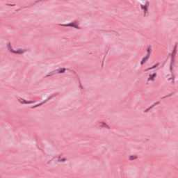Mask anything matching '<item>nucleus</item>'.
Instances as JSON below:
<instances>
[{"instance_id": "12", "label": "nucleus", "mask_w": 178, "mask_h": 178, "mask_svg": "<svg viewBox=\"0 0 178 178\" xmlns=\"http://www.w3.org/2000/svg\"><path fill=\"white\" fill-rule=\"evenodd\" d=\"M135 159H137V156H129V161H134Z\"/></svg>"}, {"instance_id": "13", "label": "nucleus", "mask_w": 178, "mask_h": 178, "mask_svg": "<svg viewBox=\"0 0 178 178\" xmlns=\"http://www.w3.org/2000/svg\"><path fill=\"white\" fill-rule=\"evenodd\" d=\"M65 72H66V69L62 68L60 70L58 71V74H60L62 73H65Z\"/></svg>"}, {"instance_id": "7", "label": "nucleus", "mask_w": 178, "mask_h": 178, "mask_svg": "<svg viewBox=\"0 0 178 178\" xmlns=\"http://www.w3.org/2000/svg\"><path fill=\"white\" fill-rule=\"evenodd\" d=\"M99 127H102V129H111L109 125L106 124V123H105V122H100Z\"/></svg>"}, {"instance_id": "3", "label": "nucleus", "mask_w": 178, "mask_h": 178, "mask_svg": "<svg viewBox=\"0 0 178 178\" xmlns=\"http://www.w3.org/2000/svg\"><path fill=\"white\" fill-rule=\"evenodd\" d=\"M157 76L158 74H156V72L149 73L147 77V81H149L151 83L155 82Z\"/></svg>"}, {"instance_id": "20", "label": "nucleus", "mask_w": 178, "mask_h": 178, "mask_svg": "<svg viewBox=\"0 0 178 178\" xmlns=\"http://www.w3.org/2000/svg\"><path fill=\"white\" fill-rule=\"evenodd\" d=\"M170 70H172V66H170Z\"/></svg>"}, {"instance_id": "11", "label": "nucleus", "mask_w": 178, "mask_h": 178, "mask_svg": "<svg viewBox=\"0 0 178 178\" xmlns=\"http://www.w3.org/2000/svg\"><path fill=\"white\" fill-rule=\"evenodd\" d=\"M58 161V162H66V159L65 157L59 156Z\"/></svg>"}, {"instance_id": "17", "label": "nucleus", "mask_w": 178, "mask_h": 178, "mask_svg": "<svg viewBox=\"0 0 178 178\" xmlns=\"http://www.w3.org/2000/svg\"><path fill=\"white\" fill-rule=\"evenodd\" d=\"M49 76H51V75H49V74L46 75V76H44V78L49 77Z\"/></svg>"}, {"instance_id": "2", "label": "nucleus", "mask_w": 178, "mask_h": 178, "mask_svg": "<svg viewBox=\"0 0 178 178\" xmlns=\"http://www.w3.org/2000/svg\"><path fill=\"white\" fill-rule=\"evenodd\" d=\"M149 8V3L147 2L145 4H141L140 5V9L141 10L143 11L144 13V17H145V16H147V15H148L149 11L148 9Z\"/></svg>"}, {"instance_id": "10", "label": "nucleus", "mask_w": 178, "mask_h": 178, "mask_svg": "<svg viewBox=\"0 0 178 178\" xmlns=\"http://www.w3.org/2000/svg\"><path fill=\"white\" fill-rule=\"evenodd\" d=\"M147 56H151V54L152 52V48H151V47H147Z\"/></svg>"}, {"instance_id": "16", "label": "nucleus", "mask_w": 178, "mask_h": 178, "mask_svg": "<svg viewBox=\"0 0 178 178\" xmlns=\"http://www.w3.org/2000/svg\"><path fill=\"white\" fill-rule=\"evenodd\" d=\"M80 88H81V90H83V86H81V84H80Z\"/></svg>"}, {"instance_id": "14", "label": "nucleus", "mask_w": 178, "mask_h": 178, "mask_svg": "<svg viewBox=\"0 0 178 178\" xmlns=\"http://www.w3.org/2000/svg\"><path fill=\"white\" fill-rule=\"evenodd\" d=\"M176 56V49H174L172 54V58H175Z\"/></svg>"}, {"instance_id": "6", "label": "nucleus", "mask_w": 178, "mask_h": 178, "mask_svg": "<svg viewBox=\"0 0 178 178\" xmlns=\"http://www.w3.org/2000/svg\"><path fill=\"white\" fill-rule=\"evenodd\" d=\"M149 58H150V56H145L140 61V65L143 66V65H144L145 63V62H148V60H149Z\"/></svg>"}, {"instance_id": "1", "label": "nucleus", "mask_w": 178, "mask_h": 178, "mask_svg": "<svg viewBox=\"0 0 178 178\" xmlns=\"http://www.w3.org/2000/svg\"><path fill=\"white\" fill-rule=\"evenodd\" d=\"M63 27H73V29H76L77 30L80 29V24L79 21H74V22H71L67 24H61Z\"/></svg>"}, {"instance_id": "15", "label": "nucleus", "mask_w": 178, "mask_h": 178, "mask_svg": "<svg viewBox=\"0 0 178 178\" xmlns=\"http://www.w3.org/2000/svg\"><path fill=\"white\" fill-rule=\"evenodd\" d=\"M41 105H42V104H38V105L33 106V108H37V106H41Z\"/></svg>"}, {"instance_id": "8", "label": "nucleus", "mask_w": 178, "mask_h": 178, "mask_svg": "<svg viewBox=\"0 0 178 178\" xmlns=\"http://www.w3.org/2000/svg\"><path fill=\"white\" fill-rule=\"evenodd\" d=\"M7 49H8V51H10V52H12V54H14L15 49H12V44H10V43H8L7 44Z\"/></svg>"}, {"instance_id": "4", "label": "nucleus", "mask_w": 178, "mask_h": 178, "mask_svg": "<svg viewBox=\"0 0 178 178\" xmlns=\"http://www.w3.org/2000/svg\"><path fill=\"white\" fill-rule=\"evenodd\" d=\"M27 52V49H18L17 50H14L13 54H16L17 55H23V54H26Z\"/></svg>"}, {"instance_id": "5", "label": "nucleus", "mask_w": 178, "mask_h": 178, "mask_svg": "<svg viewBox=\"0 0 178 178\" xmlns=\"http://www.w3.org/2000/svg\"><path fill=\"white\" fill-rule=\"evenodd\" d=\"M18 102H19V104H33L34 102L33 101H26L24 100V99L23 98H19L18 99Z\"/></svg>"}, {"instance_id": "19", "label": "nucleus", "mask_w": 178, "mask_h": 178, "mask_svg": "<svg viewBox=\"0 0 178 178\" xmlns=\"http://www.w3.org/2000/svg\"><path fill=\"white\" fill-rule=\"evenodd\" d=\"M10 6H15V5H10Z\"/></svg>"}, {"instance_id": "9", "label": "nucleus", "mask_w": 178, "mask_h": 178, "mask_svg": "<svg viewBox=\"0 0 178 178\" xmlns=\"http://www.w3.org/2000/svg\"><path fill=\"white\" fill-rule=\"evenodd\" d=\"M157 66H159V64H156V65H153V66L151 67H149V68H147V69H145V72H148V71H149V70H154V69H156V67H157Z\"/></svg>"}, {"instance_id": "18", "label": "nucleus", "mask_w": 178, "mask_h": 178, "mask_svg": "<svg viewBox=\"0 0 178 178\" xmlns=\"http://www.w3.org/2000/svg\"><path fill=\"white\" fill-rule=\"evenodd\" d=\"M158 104H159V102L155 103V105H158Z\"/></svg>"}]
</instances>
